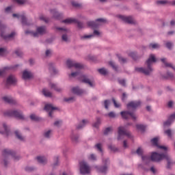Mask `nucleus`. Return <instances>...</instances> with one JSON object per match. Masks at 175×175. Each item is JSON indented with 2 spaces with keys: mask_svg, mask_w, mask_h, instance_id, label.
Wrapping results in <instances>:
<instances>
[{
  "mask_svg": "<svg viewBox=\"0 0 175 175\" xmlns=\"http://www.w3.org/2000/svg\"><path fill=\"white\" fill-rule=\"evenodd\" d=\"M159 137H156L151 139V143L153 144V146H156V147L159 148L161 153L153 152H152L150 157L147 155H142V162H144V163H148L150 161H152L153 162H161V161H163V159H165L167 161V167H170V166H172L173 164V161H172L170 156L167 152L169 148L165 146H159L158 144L159 142Z\"/></svg>",
  "mask_w": 175,
  "mask_h": 175,
  "instance_id": "f257e3e1",
  "label": "nucleus"
},
{
  "mask_svg": "<svg viewBox=\"0 0 175 175\" xmlns=\"http://www.w3.org/2000/svg\"><path fill=\"white\" fill-rule=\"evenodd\" d=\"M157 62V58L155 57V55H150L149 58L146 61L147 68H144L143 67H137L135 68L136 72H139L140 73H144V75H150L152 72V68H151V65L154 63Z\"/></svg>",
  "mask_w": 175,
  "mask_h": 175,
  "instance_id": "f03ea898",
  "label": "nucleus"
},
{
  "mask_svg": "<svg viewBox=\"0 0 175 175\" xmlns=\"http://www.w3.org/2000/svg\"><path fill=\"white\" fill-rule=\"evenodd\" d=\"M47 32V30L46 29V27L44 26H40L37 27L36 32H33L31 31H26L25 33L26 35H31V36H33L34 38H38L39 35H44Z\"/></svg>",
  "mask_w": 175,
  "mask_h": 175,
  "instance_id": "7ed1b4c3",
  "label": "nucleus"
},
{
  "mask_svg": "<svg viewBox=\"0 0 175 175\" xmlns=\"http://www.w3.org/2000/svg\"><path fill=\"white\" fill-rule=\"evenodd\" d=\"M79 170L81 174H90L91 173V167L87 162L82 161L79 163Z\"/></svg>",
  "mask_w": 175,
  "mask_h": 175,
  "instance_id": "20e7f679",
  "label": "nucleus"
},
{
  "mask_svg": "<svg viewBox=\"0 0 175 175\" xmlns=\"http://www.w3.org/2000/svg\"><path fill=\"white\" fill-rule=\"evenodd\" d=\"M131 133L125 130V127L120 126L118 131V140H122L125 137H131Z\"/></svg>",
  "mask_w": 175,
  "mask_h": 175,
  "instance_id": "39448f33",
  "label": "nucleus"
},
{
  "mask_svg": "<svg viewBox=\"0 0 175 175\" xmlns=\"http://www.w3.org/2000/svg\"><path fill=\"white\" fill-rule=\"evenodd\" d=\"M5 116H8L10 117H16L18 120H24V115L20 111H6Z\"/></svg>",
  "mask_w": 175,
  "mask_h": 175,
  "instance_id": "423d86ee",
  "label": "nucleus"
},
{
  "mask_svg": "<svg viewBox=\"0 0 175 175\" xmlns=\"http://www.w3.org/2000/svg\"><path fill=\"white\" fill-rule=\"evenodd\" d=\"M106 23V20L103 18H99L96 20L95 22L90 21L88 23V25L89 27H91V28H98V27H100V25H102V24H105Z\"/></svg>",
  "mask_w": 175,
  "mask_h": 175,
  "instance_id": "0eeeda50",
  "label": "nucleus"
},
{
  "mask_svg": "<svg viewBox=\"0 0 175 175\" xmlns=\"http://www.w3.org/2000/svg\"><path fill=\"white\" fill-rule=\"evenodd\" d=\"M66 66L68 68H75L76 69H81L83 68L81 64L72 60H67Z\"/></svg>",
  "mask_w": 175,
  "mask_h": 175,
  "instance_id": "6e6552de",
  "label": "nucleus"
},
{
  "mask_svg": "<svg viewBox=\"0 0 175 175\" xmlns=\"http://www.w3.org/2000/svg\"><path fill=\"white\" fill-rule=\"evenodd\" d=\"M120 114L122 118H124L125 120H127V118H129V117H131L133 120H136V118H137V116L133 112L131 113L129 111H122Z\"/></svg>",
  "mask_w": 175,
  "mask_h": 175,
  "instance_id": "1a4fd4ad",
  "label": "nucleus"
},
{
  "mask_svg": "<svg viewBox=\"0 0 175 175\" xmlns=\"http://www.w3.org/2000/svg\"><path fill=\"white\" fill-rule=\"evenodd\" d=\"M81 81L82 83H85L86 84H88L90 87H94L95 86V82L94 81L90 80L88 79V77L86 75H82L80 77Z\"/></svg>",
  "mask_w": 175,
  "mask_h": 175,
  "instance_id": "9d476101",
  "label": "nucleus"
},
{
  "mask_svg": "<svg viewBox=\"0 0 175 175\" xmlns=\"http://www.w3.org/2000/svg\"><path fill=\"white\" fill-rule=\"evenodd\" d=\"M118 18H120L122 21L124 23H127V24H133L135 23V20L132 16H126L124 15H119L118 16Z\"/></svg>",
  "mask_w": 175,
  "mask_h": 175,
  "instance_id": "9b49d317",
  "label": "nucleus"
},
{
  "mask_svg": "<svg viewBox=\"0 0 175 175\" xmlns=\"http://www.w3.org/2000/svg\"><path fill=\"white\" fill-rule=\"evenodd\" d=\"M44 110L48 111L49 117H53V113H54V110H57V107L53 106L51 104H46L44 107Z\"/></svg>",
  "mask_w": 175,
  "mask_h": 175,
  "instance_id": "f8f14e48",
  "label": "nucleus"
},
{
  "mask_svg": "<svg viewBox=\"0 0 175 175\" xmlns=\"http://www.w3.org/2000/svg\"><path fill=\"white\" fill-rule=\"evenodd\" d=\"M175 120V113L171 115L169 118V119L163 122V126H169L173 124Z\"/></svg>",
  "mask_w": 175,
  "mask_h": 175,
  "instance_id": "ddd939ff",
  "label": "nucleus"
},
{
  "mask_svg": "<svg viewBox=\"0 0 175 175\" xmlns=\"http://www.w3.org/2000/svg\"><path fill=\"white\" fill-rule=\"evenodd\" d=\"M140 105V101H132L127 105V107L128 109H136V107H139Z\"/></svg>",
  "mask_w": 175,
  "mask_h": 175,
  "instance_id": "4468645a",
  "label": "nucleus"
},
{
  "mask_svg": "<svg viewBox=\"0 0 175 175\" xmlns=\"http://www.w3.org/2000/svg\"><path fill=\"white\" fill-rule=\"evenodd\" d=\"M94 35L100 36V32H99L98 30H94V34L84 35L81 37V39H91L92 38H94Z\"/></svg>",
  "mask_w": 175,
  "mask_h": 175,
  "instance_id": "2eb2a0df",
  "label": "nucleus"
},
{
  "mask_svg": "<svg viewBox=\"0 0 175 175\" xmlns=\"http://www.w3.org/2000/svg\"><path fill=\"white\" fill-rule=\"evenodd\" d=\"M59 31H61L62 33H63L62 40H64V42H68L69 38H68V36L66 33H68L69 32V30L64 28H59Z\"/></svg>",
  "mask_w": 175,
  "mask_h": 175,
  "instance_id": "dca6fc26",
  "label": "nucleus"
},
{
  "mask_svg": "<svg viewBox=\"0 0 175 175\" xmlns=\"http://www.w3.org/2000/svg\"><path fill=\"white\" fill-rule=\"evenodd\" d=\"M32 76V72L27 70H24L23 72V79H24V80L31 79Z\"/></svg>",
  "mask_w": 175,
  "mask_h": 175,
  "instance_id": "f3484780",
  "label": "nucleus"
},
{
  "mask_svg": "<svg viewBox=\"0 0 175 175\" xmlns=\"http://www.w3.org/2000/svg\"><path fill=\"white\" fill-rule=\"evenodd\" d=\"M17 81V79H16V77L14 75H10L6 81L7 84H15V83Z\"/></svg>",
  "mask_w": 175,
  "mask_h": 175,
  "instance_id": "a211bd4d",
  "label": "nucleus"
},
{
  "mask_svg": "<svg viewBox=\"0 0 175 175\" xmlns=\"http://www.w3.org/2000/svg\"><path fill=\"white\" fill-rule=\"evenodd\" d=\"M12 16L13 17H16V18H21L23 25H28V23H27V18H25V16L22 15H18L17 14H14Z\"/></svg>",
  "mask_w": 175,
  "mask_h": 175,
  "instance_id": "6ab92c4d",
  "label": "nucleus"
},
{
  "mask_svg": "<svg viewBox=\"0 0 175 175\" xmlns=\"http://www.w3.org/2000/svg\"><path fill=\"white\" fill-rule=\"evenodd\" d=\"M36 159L38 163H41L42 165H44L47 162V159L43 156H38Z\"/></svg>",
  "mask_w": 175,
  "mask_h": 175,
  "instance_id": "aec40b11",
  "label": "nucleus"
},
{
  "mask_svg": "<svg viewBox=\"0 0 175 175\" xmlns=\"http://www.w3.org/2000/svg\"><path fill=\"white\" fill-rule=\"evenodd\" d=\"M72 94H75V95H83L84 90L79 88H73L72 89Z\"/></svg>",
  "mask_w": 175,
  "mask_h": 175,
  "instance_id": "412c9836",
  "label": "nucleus"
},
{
  "mask_svg": "<svg viewBox=\"0 0 175 175\" xmlns=\"http://www.w3.org/2000/svg\"><path fill=\"white\" fill-rule=\"evenodd\" d=\"M49 87H51V88H52L53 90H55V91H57V92H61L62 91V88L58 87L57 84L54 83H51L49 84Z\"/></svg>",
  "mask_w": 175,
  "mask_h": 175,
  "instance_id": "4be33fe9",
  "label": "nucleus"
},
{
  "mask_svg": "<svg viewBox=\"0 0 175 175\" xmlns=\"http://www.w3.org/2000/svg\"><path fill=\"white\" fill-rule=\"evenodd\" d=\"M14 36H16V32H12L10 35H4L3 33H1V38H3L5 40H8V39H12V38H14Z\"/></svg>",
  "mask_w": 175,
  "mask_h": 175,
  "instance_id": "5701e85b",
  "label": "nucleus"
},
{
  "mask_svg": "<svg viewBox=\"0 0 175 175\" xmlns=\"http://www.w3.org/2000/svg\"><path fill=\"white\" fill-rule=\"evenodd\" d=\"M87 124H88V120H83L77 125V129H81V128H84V126L87 125Z\"/></svg>",
  "mask_w": 175,
  "mask_h": 175,
  "instance_id": "b1692460",
  "label": "nucleus"
},
{
  "mask_svg": "<svg viewBox=\"0 0 175 175\" xmlns=\"http://www.w3.org/2000/svg\"><path fill=\"white\" fill-rule=\"evenodd\" d=\"M161 61H162V62L164 63L165 66L169 67V68H172V69H174V70H175V67L173 66V64H170V63H167V62H166V59L163 58V59H161Z\"/></svg>",
  "mask_w": 175,
  "mask_h": 175,
  "instance_id": "393cba45",
  "label": "nucleus"
},
{
  "mask_svg": "<svg viewBox=\"0 0 175 175\" xmlns=\"http://www.w3.org/2000/svg\"><path fill=\"white\" fill-rule=\"evenodd\" d=\"M160 45H159V44L157 43H151L149 44V49L150 50H155L157 49H159Z\"/></svg>",
  "mask_w": 175,
  "mask_h": 175,
  "instance_id": "a878e982",
  "label": "nucleus"
},
{
  "mask_svg": "<svg viewBox=\"0 0 175 175\" xmlns=\"http://www.w3.org/2000/svg\"><path fill=\"white\" fill-rule=\"evenodd\" d=\"M0 133H1V135H5V133H8V126L5 123L3 124V130H0Z\"/></svg>",
  "mask_w": 175,
  "mask_h": 175,
  "instance_id": "bb28decb",
  "label": "nucleus"
},
{
  "mask_svg": "<svg viewBox=\"0 0 175 175\" xmlns=\"http://www.w3.org/2000/svg\"><path fill=\"white\" fill-rule=\"evenodd\" d=\"M8 54V50L5 48H0V57H5Z\"/></svg>",
  "mask_w": 175,
  "mask_h": 175,
  "instance_id": "cd10ccee",
  "label": "nucleus"
},
{
  "mask_svg": "<svg viewBox=\"0 0 175 175\" xmlns=\"http://www.w3.org/2000/svg\"><path fill=\"white\" fill-rule=\"evenodd\" d=\"M76 19L70 18L63 21V23L65 24H72V23H76Z\"/></svg>",
  "mask_w": 175,
  "mask_h": 175,
  "instance_id": "c85d7f7f",
  "label": "nucleus"
},
{
  "mask_svg": "<svg viewBox=\"0 0 175 175\" xmlns=\"http://www.w3.org/2000/svg\"><path fill=\"white\" fill-rule=\"evenodd\" d=\"M76 98L75 97H69V98H64V101L66 102L67 103H72V102H75Z\"/></svg>",
  "mask_w": 175,
  "mask_h": 175,
  "instance_id": "c756f323",
  "label": "nucleus"
},
{
  "mask_svg": "<svg viewBox=\"0 0 175 175\" xmlns=\"http://www.w3.org/2000/svg\"><path fill=\"white\" fill-rule=\"evenodd\" d=\"M15 135L16 137L19 139V140H24V136L21 135V133L18 131H15Z\"/></svg>",
  "mask_w": 175,
  "mask_h": 175,
  "instance_id": "7c9ffc66",
  "label": "nucleus"
},
{
  "mask_svg": "<svg viewBox=\"0 0 175 175\" xmlns=\"http://www.w3.org/2000/svg\"><path fill=\"white\" fill-rule=\"evenodd\" d=\"M42 94L44 96L50 97L51 96V92H50L47 89H44L42 90Z\"/></svg>",
  "mask_w": 175,
  "mask_h": 175,
  "instance_id": "2f4dec72",
  "label": "nucleus"
},
{
  "mask_svg": "<svg viewBox=\"0 0 175 175\" xmlns=\"http://www.w3.org/2000/svg\"><path fill=\"white\" fill-rule=\"evenodd\" d=\"M3 100L8 103H13V98H12V97L5 96L3 97Z\"/></svg>",
  "mask_w": 175,
  "mask_h": 175,
  "instance_id": "473e14b6",
  "label": "nucleus"
},
{
  "mask_svg": "<svg viewBox=\"0 0 175 175\" xmlns=\"http://www.w3.org/2000/svg\"><path fill=\"white\" fill-rule=\"evenodd\" d=\"M136 128L138 129V131H144V129H146V126L139 124L136 125Z\"/></svg>",
  "mask_w": 175,
  "mask_h": 175,
  "instance_id": "72a5a7b5",
  "label": "nucleus"
},
{
  "mask_svg": "<svg viewBox=\"0 0 175 175\" xmlns=\"http://www.w3.org/2000/svg\"><path fill=\"white\" fill-rule=\"evenodd\" d=\"M97 170L100 173H106V172L107 171V166H104V167H103L101 168H98Z\"/></svg>",
  "mask_w": 175,
  "mask_h": 175,
  "instance_id": "f704fd0d",
  "label": "nucleus"
},
{
  "mask_svg": "<svg viewBox=\"0 0 175 175\" xmlns=\"http://www.w3.org/2000/svg\"><path fill=\"white\" fill-rule=\"evenodd\" d=\"M89 161H96V155L91 154L88 157Z\"/></svg>",
  "mask_w": 175,
  "mask_h": 175,
  "instance_id": "c9c22d12",
  "label": "nucleus"
},
{
  "mask_svg": "<svg viewBox=\"0 0 175 175\" xmlns=\"http://www.w3.org/2000/svg\"><path fill=\"white\" fill-rule=\"evenodd\" d=\"M111 132H113V128L112 127H108L105 129L104 131V135H109V133H111Z\"/></svg>",
  "mask_w": 175,
  "mask_h": 175,
  "instance_id": "e433bc0d",
  "label": "nucleus"
},
{
  "mask_svg": "<svg viewBox=\"0 0 175 175\" xmlns=\"http://www.w3.org/2000/svg\"><path fill=\"white\" fill-rule=\"evenodd\" d=\"M52 133H53V131H51V130H49V131H46V132L44 133V136L45 137L49 138V137H50V136H51Z\"/></svg>",
  "mask_w": 175,
  "mask_h": 175,
  "instance_id": "4c0bfd02",
  "label": "nucleus"
},
{
  "mask_svg": "<svg viewBox=\"0 0 175 175\" xmlns=\"http://www.w3.org/2000/svg\"><path fill=\"white\" fill-rule=\"evenodd\" d=\"M167 3V1H165V0H159L156 1L157 5H166Z\"/></svg>",
  "mask_w": 175,
  "mask_h": 175,
  "instance_id": "58836bf2",
  "label": "nucleus"
},
{
  "mask_svg": "<svg viewBox=\"0 0 175 175\" xmlns=\"http://www.w3.org/2000/svg\"><path fill=\"white\" fill-rule=\"evenodd\" d=\"M12 150H10L9 149H5L3 150L4 155H12Z\"/></svg>",
  "mask_w": 175,
  "mask_h": 175,
  "instance_id": "ea45409f",
  "label": "nucleus"
},
{
  "mask_svg": "<svg viewBox=\"0 0 175 175\" xmlns=\"http://www.w3.org/2000/svg\"><path fill=\"white\" fill-rule=\"evenodd\" d=\"M164 133L168 136V137H172V130L167 129L164 131Z\"/></svg>",
  "mask_w": 175,
  "mask_h": 175,
  "instance_id": "a19ab883",
  "label": "nucleus"
},
{
  "mask_svg": "<svg viewBox=\"0 0 175 175\" xmlns=\"http://www.w3.org/2000/svg\"><path fill=\"white\" fill-rule=\"evenodd\" d=\"M72 6H74V8H81V4L76 2V1H72L71 2Z\"/></svg>",
  "mask_w": 175,
  "mask_h": 175,
  "instance_id": "79ce46f5",
  "label": "nucleus"
},
{
  "mask_svg": "<svg viewBox=\"0 0 175 175\" xmlns=\"http://www.w3.org/2000/svg\"><path fill=\"white\" fill-rule=\"evenodd\" d=\"M30 118L32 121H38V120H39V118H38L35 114L30 115Z\"/></svg>",
  "mask_w": 175,
  "mask_h": 175,
  "instance_id": "37998d69",
  "label": "nucleus"
},
{
  "mask_svg": "<svg viewBox=\"0 0 175 175\" xmlns=\"http://www.w3.org/2000/svg\"><path fill=\"white\" fill-rule=\"evenodd\" d=\"M51 14H53L55 18H58V16H59V13H58V12L55 11V10L51 11Z\"/></svg>",
  "mask_w": 175,
  "mask_h": 175,
  "instance_id": "c03bdc74",
  "label": "nucleus"
},
{
  "mask_svg": "<svg viewBox=\"0 0 175 175\" xmlns=\"http://www.w3.org/2000/svg\"><path fill=\"white\" fill-rule=\"evenodd\" d=\"M98 72L100 73V75H106V73H107V70L105 68L98 69Z\"/></svg>",
  "mask_w": 175,
  "mask_h": 175,
  "instance_id": "a18cd8bd",
  "label": "nucleus"
},
{
  "mask_svg": "<svg viewBox=\"0 0 175 175\" xmlns=\"http://www.w3.org/2000/svg\"><path fill=\"white\" fill-rule=\"evenodd\" d=\"M129 57H131V58H133V59H136V53L135 52H130L129 53Z\"/></svg>",
  "mask_w": 175,
  "mask_h": 175,
  "instance_id": "49530a36",
  "label": "nucleus"
},
{
  "mask_svg": "<svg viewBox=\"0 0 175 175\" xmlns=\"http://www.w3.org/2000/svg\"><path fill=\"white\" fill-rule=\"evenodd\" d=\"M136 153L137 154V155H143V148H138Z\"/></svg>",
  "mask_w": 175,
  "mask_h": 175,
  "instance_id": "de8ad7c7",
  "label": "nucleus"
},
{
  "mask_svg": "<svg viewBox=\"0 0 175 175\" xmlns=\"http://www.w3.org/2000/svg\"><path fill=\"white\" fill-rule=\"evenodd\" d=\"M99 125H100V119H98L96 122H95L93 124V126H94V128H98V126H99Z\"/></svg>",
  "mask_w": 175,
  "mask_h": 175,
  "instance_id": "09e8293b",
  "label": "nucleus"
},
{
  "mask_svg": "<svg viewBox=\"0 0 175 175\" xmlns=\"http://www.w3.org/2000/svg\"><path fill=\"white\" fill-rule=\"evenodd\" d=\"M79 75H80V72H72L70 75V77H77V76H79Z\"/></svg>",
  "mask_w": 175,
  "mask_h": 175,
  "instance_id": "8fccbe9b",
  "label": "nucleus"
},
{
  "mask_svg": "<svg viewBox=\"0 0 175 175\" xmlns=\"http://www.w3.org/2000/svg\"><path fill=\"white\" fill-rule=\"evenodd\" d=\"M109 105H110V101L108 100H105L104 102V106L105 109H109Z\"/></svg>",
  "mask_w": 175,
  "mask_h": 175,
  "instance_id": "3c124183",
  "label": "nucleus"
},
{
  "mask_svg": "<svg viewBox=\"0 0 175 175\" xmlns=\"http://www.w3.org/2000/svg\"><path fill=\"white\" fill-rule=\"evenodd\" d=\"M107 116L110 118H115L116 117V113L113 111L109 112Z\"/></svg>",
  "mask_w": 175,
  "mask_h": 175,
  "instance_id": "603ef678",
  "label": "nucleus"
},
{
  "mask_svg": "<svg viewBox=\"0 0 175 175\" xmlns=\"http://www.w3.org/2000/svg\"><path fill=\"white\" fill-rule=\"evenodd\" d=\"M14 2H16V3H18V5H23L25 3V0H14Z\"/></svg>",
  "mask_w": 175,
  "mask_h": 175,
  "instance_id": "864d4df0",
  "label": "nucleus"
},
{
  "mask_svg": "<svg viewBox=\"0 0 175 175\" xmlns=\"http://www.w3.org/2000/svg\"><path fill=\"white\" fill-rule=\"evenodd\" d=\"M96 148H97V150H98V151H100V152H102V144H97L96 145Z\"/></svg>",
  "mask_w": 175,
  "mask_h": 175,
  "instance_id": "5fc2aeb1",
  "label": "nucleus"
},
{
  "mask_svg": "<svg viewBox=\"0 0 175 175\" xmlns=\"http://www.w3.org/2000/svg\"><path fill=\"white\" fill-rule=\"evenodd\" d=\"M6 73V68L0 69V77Z\"/></svg>",
  "mask_w": 175,
  "mask_h": 175,
  "instance_id": "6e6d98bb",
  "label": "nucleus"
},
{
  "mask_svg": "<svg viewBox=\"0 0 175 175\" xmlns=\"http://www.w3.org/2000/svg\"><path fill=\"white\" fill-rule=\"evenodd\" d=\"M51 54H53V51L48 49L46 51V57H50V55H51Z\"/></svg>",
  "mask_w": 175,
  "mask_h": 175,
  "instance_id": "4d7b16f0",
  "label": "nucleus"
},
{
  "mask_svg": "<svg viewBox=\"0 0 175 175\" xmlns=\"http://www.w3.org/2000/svg\"><path fill=\"white\" fill-rule=\"evenodd\" d=\"M150 172H152V173L155 174V173H157L158 170L154 167H150Z\"/></svg>",
  "mask_w": 175,
  "mask_h": 175,
  "instance_id": "13d9d810",
  "label": "nucleus"
},
{
  "mask_svg": "<svg viewBox=\"0 0 175 175\" xmlns=\"http://www.w3.org/2000/svg\"><path fill=\"white\" fill-rule=\"evenodd\" d=\"M165 46L167 49H171L172 47H173V44L168 42L165 44Z\"/></svg>",
  "mask_w": 175,
  "mask_h": 175,
  "instance_id": "bf43d9fd",
  "label": "nucleus"
},
{
  "mask_svg": "<svg viewBox=\"0 0 175 175\" xmlns=\"http://www.w3.org/2000/svg\"><path fill=\"white\" fill-rule=\"evenodd\" d=\"M109 65L113 68V69H114V70H117V67H116L114 62H109Z\"/></svg>",
  "mask_w": 175,
  "mask_h": 175,
  "instance_id": "052dcab7",
  "label": "nucleus"
},
{
  "mask_svg": "<svg viewBox=\"0 0 175 175\" xmlns=\"http://www.w3.org/2000/svg\"><path fill=\"white\" fill-rule=\"evenodd\" d=\"M12 7H8L5 9V13H10L12 12Z\"/></svg>",
  "mask_w": 175,
  "mask_h": 175,
  "instance_id": "680f3d73",
  "label": "nucleus"
},
{
  "mask_svg": "<svg viewBox=\"0 0 175 175\" xmlns=\"http://www.w3.org/2000/svg\"><path fill=\"white\" fill-rule=\"evenodd\" d=\"M113 102L115 107H120V106H121V105L120 103H117V101H116L115 99H113Z\"/></svg>",
  "mask_w": 175,
  "mask_h": 175,
  "instance_id": "e2e57ef3",
  "label": "nucleus"
},
{
  "mask_svg": "<svg viewBox=\"0 0 175 175\" xmlns=\"http://www.w3.org/2000/svg\"><path fill=\"white\" fill-rule=\"evenodd\" d=\"M119 61H120V62H121L122 64H124V62H126V59H124V58L122 57H119Z\"/></svg>",
  "mask_w": 175,
  "mask_h": 175,
  "instance_id": "0e129e2a",
  "label": "nucleus"
},
{
  "mask_svg": "<svg viewBox=\"0 0 175 175\" xmlns=\"http://www.w3.org/2000/svg\"><path fill=\"white\" fill-rule=\"evenodd\" d=\"M15 54L18 55V57H21V54H22L21 51L20 50L15 51Z\"/></svg>",
  "mask_w": 175,
  "mask_h": 175,
  "instance_id": "69168bd1",
  "label": "nucleus"
},
{
  "mask_svg": "<svg viewBox=\"0 0 175 175\" xmlns=\"http://www.w3.org/2000/svg\"><path fill=\"white\" fill-rule=\"evenodd\" d=\"M174 105V102L173 101H169L167 103L168 107H173Z\"/></svg>",
  "mask_w": 175,
  "mask_h": 175,
  "instance_id": "338daca9",
  "label": "nucleus"
},
{
  "mask_svg": "<svg viewBox=\"0 0 175 175\" xmlns=\"http://www.w3.org/2000/svg\"><path fill=\"white\" fill-rule=\"evenodd\" d=\"M119 83L121 84V85H125V80L124 79H120Z\"/></svg>",
  "mask_w": 175,
  "mask_h": 175,
  "instance_id": "774afa93",
  "label": "nucleus"
}]
</instances>
